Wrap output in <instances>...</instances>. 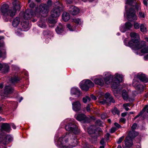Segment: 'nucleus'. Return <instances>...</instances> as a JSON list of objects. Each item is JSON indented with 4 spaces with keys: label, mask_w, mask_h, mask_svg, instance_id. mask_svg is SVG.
I'll list each match as a JSON object with an SVG mask.
<instances>
[{
    "label": "nucleus",
    "mask_w": 148,
    "mask_h": 148,
    "mask_svg": "<svg viewBox=\"0 0 148 148\" xmlns=\"http://www.w3.org/2000/svg\"><path fill=\"white\" fill-rule=\"evenodd\" d=\"M20 4V3L18 1H14L13 2V7L9 10L8 9L9 7L8 5L3 4L1 9L2 14L5 16H9L12 17L14 16L15 15L17 11L19 10L21 8Z\"/></svg>",
    "instance_id": "nucleus-1"
},
{
    "label": "nucleus",
    "mask_w": 148,
    "mask_h": 148,
    "mask_svg": "<svg viewBox=\"0 0 148 148\" xmlns=\"http://www.w3.org/2000/svg\"><path fill=\"white\" fill-rule=\"evenodd\" d=\"M58 144L61 146H64L66 144L71 145L72 147L75 146L78 143L77 140L76 139L75 136L71 133L66 134L59 138L58 142Z\"/></svg>",
    "instance_id": "nucleus-2"
},
{
    "label": "nucleus",
    "mask_w": 148,
    "mask_h": 148,
    "mask_svg": "<svg viewBox=\"0 0 148 148\" xmlns=\"http://www.w3.org/2000/svg\"><path fill=\"white\" fill-rule=\"evenodd\" d=\"M104 77L101 75L96 76L95 78L92 80L95 83L101 86H102L104 84V82L107 84H110V80L113 78V76L108 72H105L103 74Z\"/></svg>",
    "instance_id": "nucleus-3"
},
{
    "label": "nucleus",
    "mask_w": 148,
    "mask_h": 148,
    "mask_svg": "<svg viewBox=\"0 0 148 148\" xmlns=\"http://www.w3.org/2000/svg\"><path fill=\"white\" fill-rule=\"evenodd\" d=\"M32 10H27L25 12L24 18L25 19L27 20L23 21L21 23V25L22 27L26 30H28L31 26V25L29 23L28 20L34 16Z\"/></svg>",
    "instance_id": "nucleus-4"
},
{
    "label": "nucleus",
    "mask_w": 148,
    "mask_h": 148,
    "mask_svg": "<svg viewBox=\"0 0 148 148\" xmlns=\"http://www.w3.org/2000/svg\"><path fill=\"white\" fill-rule=\"evenodd\" d=\"M130 36L132 39L126 45L132 49L140 43L139 41L140 37L138 34L134 32L131 33Z\"/></svg>",
    "instance_id": "nucleus-5"
},
{
    "label": "nucleus",
    "mask_w": 148,
    "mask_h": 148,
    "mask_svg": "<svg viewBox=\"0 0 148 148\" xmlns=\"http://www.w3.org/2000/svg\"><path fill=\"white\" fill-rule=\"evenodd\" d=\"M65 129L66 130L76 134H79L80 132L78 127L75 124L73 119H72L65 126Z\"/></svg>",
    "instance_id": "nucleus-6"
},
{
    "label": "nucleus",
    "mask_w": 148,
    "mask_h": 148,
    "mask_svg": "<svg viewBox=\"0 0 148 148\" xmlns=\"http://www.w3.org/2000/svg\"><path fill=\"white\" fill-rule=\"evenodd\" d=\"M138 135V133L134 131L130 132L129 136H127L125 140V146L130 147L133 145L132 139Z\"/></svg>",
    "instance_id": "nucleus-7"
},
{
    "label": "nucleus",
    "mask_w": 148,
    "mask_h": 148,
    "mask_svg": "<svg viewBox=\"0 0 148 148\" xmlns=\"http://www.w3.org/2000/svg\"><path fill=\"white\" fill-rule=\"evenodd\" d=\"M132 49L135 50L141 49L140 51L141 53H148V46L146 45L145 42L144 41H141ZM134 52L136 54H138L137 52H136V51Z\"/></svg>",
    "instance_id": "nucleus-8"
},
{
    "label": "nucleus",
    "mask_w": 148,
    "mask_h": 148,
    "mask_svg": "<svg viewBox=\"0 0 148 148\" xmlns=\"http://www.w3.org/2000/svg\"><path fill=\"white\" fill-rule=\"evenodd\" d=\"M57 3L59 4V5L53 8L51 12V16L53 18L58 17L60 15L61 11L62 10V5L60 4L58 2H57Z\"/></svg>",
    "instance_id": "nucleus-9"
},
{
    "label": "nucleus",
    "mask_w": 148,
    "mask_h": 148,
    "mask_svg": "<svg viewBox=\"0 0 148 148\" xmlns=\"http://www.w3.org/2000/svg\"><path fill=\"white\" fill-rule=\"evenodd\" d=\"M94 84L89 80H83L80 83V88L83 90H87L90 87L93 86Z\"/></svg>",
    "instance_id": "nucleus-10"
},
{
    "label": "nucleus",
    "mask_w": 148,
    "mask_h": 148,
    "mask_svg": "<svg viewBox=\"0 0 148 148\" xmlns=\"http://www.w3.org/2000/svg\"><path fill=\"white\" fill-rule=\"evenodd\" d=\"M105 97L106 100H100V103H101L102 104L106 103L107 105H109L110 104V103H111V102L114 103V99L113 97L109 93H106L105 95Z\"/></svg>",
    "instance_id": "nucleus-11"
},
{
    "label": "nucleus",
    "mask_w": 148,
    "mask_h": 148,
    "mask_svg": "<svg viewBox=\"0 0 148 148\" xmlns=\"http://www.w3.org/2000/svg\"><path fill=\"white\" fill-rule=\"evenodd\" d=\"M127 16L128 20L131 21L136 20L137 17L135 14V13L134 9H130L129 11L127 12Z\"/></svg>",
    "instance_id": "nucleus-12"
},
{
    "label": "nucleus",
    "mask_w": 148,
    "mask_h": 148,
    "mask_svg": "<svg viewBox=\"0 0 148 148\" xmlns=\"http://www.w3.org/2000/svg\"><path fill=\"white\" fill-rule=\"evenodd\" d=\"M133 85L138 92H140L143 90L144 86L140 84L139 82L136 80V77H135L133 79Z\"/></svg>",
    "instance_id": "nucleus-13"
},
{
    "label": "nucleus",
    "mask_w": 148,
    "mask_h": 148,
    "mask_svg": "<svg viewBox=\"0 0 148 148\" xmlns=\"http://www.w3.org/2000/svg\"><path fill=\"white\" fill-rule=\"evenodd\" d=\"M39 10L40 13L47 14L49 12L48 6L46 4H41L39 7Z\"/></svg>",
    "instance_id": "nucleus-14"
},
{
    "label": "nucleus",
    "mask_w": 148,
    "mask_h": 148,
    "mask_svg": "<svg viewBox=\"0 0 148 148\" xmlns=\"http://www.w3.org/2000/svg\"><path fill=\"white\" fill-rule=\"evenodd\" d=\"M9 66L6 64L0 63V71L3 73H5L9 71Z\"/></svg>",
    "instance_id": "nucleus-15"
},
{
    "label": "nucleus",
    "mask_w": 148,
    "mask_h": 148,
    "mask_svg": "<svg viewBox=\"0 0 148 148\" xmlns=\"http://www.w3.org/2000/svg\"><path fill=\"white\" fill-rule=\"evenodd\" d=\"M97 130V131L99 132L98 135H95V131L90 128L88 129V132L89 134H93V135L91 136L93 138H97L98 136L100 135L102 133V131L101 129L98 128Z\"/></svg>",
    "instance_id": "nucleus-16"
},
{
    "label": "nucleus",
    "mask_w": 148,
    "mask_h": 148,
    "mask_svg": "<svg viewBox=\"0 0 148 148\" xmlns=\"http://www.w3.org/2000/svg\"><path fill=\"white\" fill-rule=\"evenodd\" d=\"M70 13L73 15H75L79 14V10L77 8L74 6H71L69 9Z\"/></svg>",
    "instance_id": "nucleus-17"
},
{
    "label": "nucleus",
    "mask_w": 148,
    "mask_h": 148,
    "mask_svg": "<svg viewBox=\"0 0 148 148\" xmlns=\"http://www.w3.org/2000/svg\"><path fill=\"white\" fill-rule=\"evenodd\" d=\"M73 109L76 111H79L81 108V104L79 101H77L72 103Z\"/></svg>",
    "instance_id": "nucleus-18"
},
{
    "label": "nucleus",
    "mask_w": 148,
    "mask_h": 148,
    "mask_svg": "<svg viewBox=\"0 0 148 148\" xmlns=\"http://www.w3.org/2000/svg\"><path fill=\"white\" fill-rule=\"evenodd\" d=\"M137 78L142 82L146 83L148 82V79L146 75L142 73H139L137 75Z\"/></svg>",
    "instance_id": "nucleus-19"
},
{
    "label": "nucleus",
    "mask_w": 148,
    "mask_h": 148,
    "mask_svg": "<svg viewBox=\"0 0 148 148\" xmlns=\"http://www.w3.org/2000/svg\"><path fill=\"white\" fill-rule=\"evenodd\" d=\"M10 126L9 124L7 123L2 124L1 126V131H5L7 132H9L11 130Z\"/></svg>",
    "instance_id": "nucleus-20"
},
{
    "label": "nucleus",
    "mask_w": 148,
    "mask_h": 148,
    "mask_svg": "<svg viewBox=\"0 0 148 148\" xmlns=\"http://www.w3.org/2000/svg\"><path fill=\"white\" fill-rule=\"evenodd\" d=\"M14 89L10 86H6L4 88L5 93L6 94H11L14 91Z\"/></svg>",
    "instance_id": "nucleus-21"
},
{
    "label": "nucleus",
    "mask_w": 148,
    "mask_h": 148,
    "mask_svg": "<svg viewBox=\"0 0 148 148\" xmlns=\"http://www.w3.org/2000/svg\"><path fill=\"white\" fill-rule=\"evenodd\" d=\"M76 119L79 121L84 120L85 121L87 120V118L86 116L83 114H79L76 117Z\"/></svg>",
    "instance_id": "nucleus-22"
},
{
    "label": "nucleus",
    "mask_w": 148,
    "mask_h": 148,
    "mask_svg": "<svg viewBox=\"0 0 148 148\" xmlns=\"http://www.w3.org/2000/svg\"><path fill=\"white\" fill-rule=\"evenodd\" d=\"M122 96L123 99L125 100H127L128 99L129 101H131L132 100L129 98L127 93L125 90H123L122 91Z\"/></svg>",
    "instance_id": "nucleus-23"
},
{
    "label": "nucleus",
    "mask_w": 148,
    "mask_h": 148,
    "mask_svg": "<svg viewBox=\"0 0 148 148\" xmlns=\"http://www.w3.org/2000/svg\"><path fill=\"white\" fill-rule=\"evenodd\" d=\"M123 76L122 75L116 73L114 75V79L116 81L120 82H121L123 80Z\"/></svg>",
    "instance_id": "nucleus-24"
},
{
    "label": "nucleus",
    "mask_w": 148,
    "mask_h": 148,
    "mask_svg": "<svg viewBox=\"0 0 148 148\" xmlns=\"http://www.w3.org/2000/svg\"><path fill=\"white\" fill-rule=\"evenodd\" d=\"M64 28V27L62 25L61 23H59L58 26L56 29V32L57 34H60L62 32Z\"/></svg>",
    "instance_id": "nucleus-25"
},
{
    "label": "nucleus",
    "mask_w": 148,
    "mask_h": 148,
    "mask_svg": "<svg viewBox=\"0 0 148 148\" xmlns=\"http://www.w3.org/2000/svg\"><path fill=\"white\" fill-rule=\"evenodd\" d=\"M62 18L65 21H67L70 18V16L69 14L66 12H64L62 16Z\"/></svg>",
    "instance_id": "nucleus-26"
},
{
    "label": "nucleus",
    "mask_w": 148,
    "mask_h": 148,
    "mask_svg": "<svg viewBox=\"0 0 148 148\" xmlns=\"http://www.w3.org/2000/svg\"><path fill=\"white\" fill-rule=\"evenodd\" d=\"M20 22L19 17H16L15 18L12 22V24L13 27H16L19 24Z\"/></svg>",
    "instance_id": "nucleus-27"
},
{
    "label": "nucleus",
    "mask_w": 148,
    "mask_h": 148,
    "mask_svg": "<svg viewBox=\"0 0 148 148\" xmlns=\"http://www.w3.org/2000/svg\"><path fill=\"white\" fill-rule=\"evenodd\" d=\"M71 93L72 94L79 95L80 92L79 90L77 88H72L71 90Z\"/></svg>",
    "instance_id": "nucleus-28"
},
{
    "label": "nucleus",
    "mask_w": 148,
    "mask_h": 148,
    "mask_svg": "<svg viewBox=\"0 0 148 148\" xmlns=\"http://www.w3.org/2000/svg\"><path fill=\"white\" fill-rule=\"evenodd\" d=\"M120 83L115 80L114 82L111 83L112 87L114 89H116L119 86Z\"/></svg>",
    "instance_id": "nucleus-29"
},
{
    "label": "nucleus",
    "mask_w": 148,
    "mask_h": 148,
    "mask_svg": "<svg viewBox=\"0 0 148 148\" xmlns=\"http://www.w3.org/2000/svg\"><path fill=\"white\" fill-rule=\"evenodd\" d=\"M140 31L142 32L145 33L147 32V29L146 25L143 24H141L140 26Z\"/></svg>",
    "instance_id": "nucleus-30"
},
{
    "label": "nucleus",
    "mask_w": 148,
    "mask_h": 148,
    "mask_svg": "<svg viewBox=\"0 0 148 148\" xmlns=\"http://www.w3.org/2000/svg\"><path fill=\"white\" fill-rule=\"evenodd\" d=\"M72 22H74L76 24L81 25L82 23L81 20L78 18H73L72 19Z\"/></svg>",
    "instance_id": "nucleus-31"
},
{
    "label": "nucleus",
    "mask_w": 148,
    "mask_h": 148,
    "mask_svg": "<svg viewBox=\"0 0 148 148\" xmlns=\"http://www.w3.org/2000/svg\"><path fill=\"white\" fill-rule=\"evenodd\" d=\"M125 26L127 30H130L132 27V24L130 22H127L125 24Z\"/></svg>",
    "instance_id": "nucleus-32"
},
{
    "label": "nucleus",
    "mask_w": 148,
    "mask_h": 148,
    "mask_svg": "<svg viewBox=\"0 0 148 148\" xmlns=\"http://www.w3.org/2000/svg\"><path fill=\"white\" fill-rule=\"evenodd\" d=\"M38 26L42 28H44L46 27V24L45 23L42 21H39L38 23Z\"/></svg>",
    "instance_id": "nucleus-33"
},
{
    "label": "nucleus",
    "mask_w": 148,
    "mask_h": 148,
    "mask_svg": "<svg viewBox=\"0 0 148 148\" xmlns=\"http://www.w3.org/2000/svg\"><path fill=\"white\" fill-rule=\"evenodd\" d=\"M19 80V79L17 76H14L12 77L10 81L12 83H14Z\"/></svg>",
    "instance_id": "nucleus-34"
},
{
    "label": "nucleus",
    "mask_w": 148,
    "mask_h": 148,
    "mask_svg": "<svg viewBox=\"0 0 148 148\" xmlns=\"http://www.w3.org/2000/svg\"><path fill=\"white\" fill-rule=\"evenodd\" d=\"M90 98L88 96H86L83 98V101L84 103H86L87 102H89L90 101Z\"/></svg>",
    "instance_id": "nucleus-35"
},
{
    "label": "nucleus",
    "mask_w": 148,
    "mask_h": 148,
    "mask_svg": "<svg viewBox=\"0 0 148 148\" xmlns=\"http://www.w3.org/2000/svg\"><path fill=\"white\" fill-rule=\"evenodd\" d=\"M48 21L49 23L53 24L57 22L56 20L53 18H48Z\"/></svg>",
    "instance_id": "nucleus-36"
},
{
    "label": "nucleus",
    "mask_w": 148,
    "mask_h": 148,
    "mask_svg": "<svg viewBox=\"0 0 148 148\" xmlns=\"http://www.w3.org/2000/svg\"><path fill=\"white\" fill-rule=\"evenodd\" d=\"M67 28L70 31H73L75 30V27L72 26L70 24H68L67 25Z\"/></svg>",
    "instance_id": "nucleus-37"
},
{
    "label": "nucleus",
    "mask_w": 148,
    "mask_h": 148,
    "mask_svg": "<svg viewBox=\"0 0 148 148\" xmlns=\"http://www.w3.org/2000/svg\"><path fill=\"white\" fill-rule=\"evenodd\" d=\"M112 111L114 114H117L119 115L120 113L119 111L117 108H114Z\"/></svg>",
    "instance_id": "nucleus-38"
},
{
    "label": "nucleus",
    "mask_w": 148,
    "mask_h": 148,
    "mask_svg": "<svg viewBox=\"0 0 148 148\" xmlns=\"http://www.w3.org/2000/svg\"><path fill=\"white\" fill-rule=\"evenodd\" d=\"M136 0H126V3L129 4L130 5H132L133 3L135 2Z\"/></svg>",
    "instance_id": "nucleus-39"
},
{
    "label": "nucleus",
    "mask_w": 148,
    "mask_h": 148,
    "mask_svg": "<svg viewBox=\"0 0 148 148\" xmlns=\"http://www.w3.org/2000/svg\"><path fill=\"white\" fill-rule=\"evenodd\" d=\"M147 109V112L148 114V105H146L145 107L140 112V114H143L144 112L146 110V109Z\"/></svg>",
    "instance_id": "nucleus-40"
},
{
    "label": "nucleus",
    "mask_w": 148,
    "mask_h": 148,
    "mask_svg": "<svg viewBox=\"0 0 148 148\" xmlns=\"http://www.w3.org/2000/svg\"><path fill=\"white\" fill-rule=\"evenodd\" d=\"M5 136L6 138V139H7L9 142L11 141L12 139V137L9 135Z\"/></svg>",
    "instance_id": "nucleus-41"
},
{
    "label": "nucleus",
    "mask_w": 148,
    "mask_h": 148,
    "mask_svg": "<svg viewBox=\"0 0 148 148\" xmlns=\"http://www.w3.org/2000/svg\"><path fill=\"white\" fill-rule=\"evenodd\" d=\"M1 143L5 145L8 144L9 142L7 139H6V138L5 136L4 137V138L3 140L1 141Z\"/></svg>",
    "instance_id": "nucleus-42"
},
{
    "label": "nucleus",
    "mask_w": 148,
    "mask_h": 148,
    "mask_svg": "<svg viewBox=\"0 0 148 148\" xmlns=\"http://www.w3.org/2000/svg\"><path fill=\"white\" fill-rule=\"evenodd\" d=\"M120 30L122 32H124L127 30L125 26H121L120 27Z\"/></svg>",
    "instance_id": "nucleus-43"
},
{
    "label": "nucleus",
    "mask_w": 148,
    "mask_h": 148,
    "mask_svg": "<svg viewBox=\"0 0 148 148\" xmlns=\"http://www.w3.org/2000/svg\"><path fill=\"white\" fill-rule=\"evenodd\" d=\"M134 28L136 29H138L140 27L139 24L137 22L134 23Z\"/></svg>",
    "instance_id": "nucleus-44"
},
{
    "label": "nucleus",
    "mask_w": 148,
    "mask_h": 148,
    "mask_svg": "<svg viewBox=\"0 0 148 148\" xmlns=\"http://www.w3.org/2000/svg\"><path fill=\"white\" fill-rule=\"evenodd\" d=\"M92 106L91 104H89L86 107V110L87 112H89L90 111L91 107Z\"/></svg>",
    "instance_id": "nucleus-45"
},
{
    "label": "nucleus",
    "mask_w": 148,
    "mask_h": 148,
    "mask_svg": "<svg viewBox=\"0 0 148 148\" xmlns=\"http://www.w3.org/2000/svg\"><path fill=\"white\" fill-rule=\"evenodd\" d=\"M136 127L137 124L136 123H134V124H133V125H132V130L131 132L132 131H134V130L136 128ZM134 132L135 131H134Z\"/></svg>",
    "instance_id": "nucleus-46"
},
{
    "label": "nucleus",
    "mask_w": 148,
    "mask_h": 148,
    "mask_svg": "<svg viewBox=\"0 0 148 148\" xmlns=\"http://www.w3.org/2000/svg\"><path fill=\"white\" fill-rule=\"evenodd\" d=\"M101 118L102 119H105L107 118L106 114L104 113L101 115Z\"/></svg>",
    "instance_id": "nucleus-47"
},
{
    "label": "nucleus",
    "mask_w": 148,
    "mask_h": 148,
    "mask_svg": "<svg viewBox=\"0 0 148 148\" xmlns=\"http://www.w3.org/2000/svg\"><path fill=\"white\" fill-rule=\"evenodd\" d=\"M5 53L4 52L3 53L2 51L0 50V57H5Z\"/></svg>",
    "instance_id": "nucleus-48"
},
{
    "label": "nucleus",
    "mask_w": 148,
    "mask_h": 148,
    "mask_svg": "<svg viewBox=\"0 0 148 148\" xmlns=\"http://www.w3.org/2000/svg\"><path fill=\"white\" fill-rule=\"evenodd\" d=\"M123 138L124 137L123 136L120 138L118 141V143L119 144L121 143L123 139Z\"/></svg>",
    "instance_id": "nucleus-49"
},
{
    "label": "nucleus",
    "mask_w": 148,
    "mask_h": 148,
    "mask_svg": "<svg viewBox=\"0 0 148 148\" xmlns=\"http://www.w3.org/2000/svg\"><path fill=\"white\" fill-rule=\"evenodd\" d=\"M116 129L114 127H112L110 130V132L111 133H113L114 132L116 131Z\"/></svg>",
    "instance_id": "nucleus-50"
},
{
    "label": "nucleus",
    "mask_w": 148,
    "mask_h": 148,
    "mask_svg": "<svg viewBox=\"0 0 148 148\" xmlns=\"http://www.w3.org/2000/svg\"><path fill=\"white\" fill-rule=\"evenodd\" d=\"M114 125L116 127L118 128H120L121 127V126L119 124L117 123H114Z\"/></svg>",
    "instance_id": "nucleus-51"
},
{
    "label": "nucleus",
    "mask_w": 148,
    "mask_h": 148,
    "mask_svg": "<svg viewBox=\"0 0 148 148\" xmlns=\"http://www.w3.org/2000/svg\"><path fill=\"white\" fill-rule=\"evenodd\" d=\"M139 14L140 17L144 18L145 17L144 14L142 12H140Z\"/></svg>",
    "instance_id": "nucleus-52"
},
{
    "label": "nucleus",
    "mask_w": 148,
    "mask_h": 148,
    "mask_svg": "<svg viewBox=\"0 0 148 148\" xmlns=\"http://www.w3.org/2000/svg\"><path fill=\"white\" fill-rule=\"evenodd\" d=\"M100 143L101 145H103L105 143L104 139L103 138H102L100 141Z\"/></svg>",
    "instance_id": "nucleus-53"
},
{
    "label": "nucleus",
    "mask_w": 148,
    "mask_h": 148,
    "mask_svg": "<svg viewBox=\"0 0 148 148\" xmlns=\"http://www.w3.org/2000/svg\"><path fill=\"white\" fill-rule=\"evenodd\" d=\"M49 31H45L43 32V34L44 35H46L49 34Z\"/></svg>",
    "instance_id": "nucleus-54"
},
{
    "label": "nucleus",
    "mask_w": 148,
    "mask_h": 148,
    "mask_svg": "<svg viewBox=\"0 0 148 148\" xmlns=\"http://www.w3.org/2000/svg\"><path fill=\"white\" fill-rule=\"evenodd\" d=\"M126 120L124 118H121L120 119V122L125 123V122Z\"/></svg>",
    "instance_id": "nucleus-55"
},
{
    "label": "nucleus",
    "mask_w": 148,
    "mask_h": 148,
    "mask_svg": "<svg viewBox=\"0 0 148 148\" xmlns=\"http://www.w3.org/2000/svg\"><path fill=\"white\" fill-rule=\"evenodd\" d=\"M35 6V4L33 2H31L29 5V6L31 8H33Z\"/></svg>",
    "instance_id": "nucleus-56"
},
{
    "label": "nucleus",
    "mask_w": 148,
    "mask_h": 148,
    "mask_svg": "<svg viewBox=\"0 0 148 148\" xmlns=\"http://www.w3.org/2000/svg\"><path fill=\"white\" fill-rule=\"evenodd\" d=\"M90 97L92 99L94 100H95L96 99V97L93 95H91Z\"/></svg>",
    "instance_id": "nucleus-57"
},
{
    "label": "nucleus",
    "mask_w": 148,
    "mask_h": 148,
    "mask_svg": "<svg viewBox=\"0 0 148 148\" xmlns=\"http://www.w3.org/2000/svg\"><path fill=\"white\" fill-rule=\"evenodd\" d=\"M47 4L49 6H51L52 4L51 1V0H49L47 2Z\"/></svg>",
    "instance_id": "nucleus-58"
},
{
    "label": "nucleus",
    "mask_w": 148,
    "mask_h": 148,
    "mask_svg": "<svg viewBox=\"0 0 148 148\" xmlns=\"http://www.w3.org/2000/svg\"><path fill=\"white\" fill-rule=\"evenodd\" d=\"M130 104L129 103H125L123 104L124 107H127V106H129Z\"/></svg>",
    "instance_id": "nucleus-59"
},
{
    "label": "nucleus",
    "mask_w": 148,
    "mask_h": 148,
    "mask_svg": "<svg viewBox=\"0 0 148 148\" xmlns=\"http://www.w3.org/2000/svg\"><path fill=\"white\" fill-rule=\"evenodd\" d=\"M144 59L145 60H148V54L144 56Z\"/></svg>",
    "instance_id": "nucleus-60"
},
{
    "label": "nucleus",
    "mask_w": 148,
    "mask_h": 148,
    "mask_svg": "<svg viewBox=\"0 0 148 148\" xmlns=\"http://www.w3.org/2000/svg\"><path fill=\"white\" fill-rule=\"evenodd\" d=\"M143 3L144 5H145V6H147L148 3L147 1L144 0L143 1Z\"/></svg>",
    "instance_id": "nucleus-61"
},
{
    "label": "nucleus",
    "mask_w": 148,
    "mask_h": 148,
    "mask_svg": "<svg viewBox=\"0 0 148 148\" xmlns=\"http://www.w3.org/2000/svg\"><path fill=\"white\" fill-rule=\"evenodd\" d=\"M127 114V112H126L123 113L121 114V116L123 117H124Z\"/></svg>",
    "instance_id": "nucleus-62"
},
{
    "label": "nucleus",
    "mask_w": 148,
    "mask_h": 148,
    "mask_svg": "<svg viewBox=\"0 0 148 148\" xmlns=\"http://www.w3.org/2000/svg\"><path fill=\"white\" fill-rule=\"evenodd\" d=\"M140 8V5H136L135 6V8L137 10H139Z\"/></svg>",
    "instance_id": "nucleus-63"
},
{
    "label": "nucleus",
    "mask_w": 148,
    "mask_h": 148,
    "mask_svg": "<svg viewBox=\"0 0 148 148\" xmlns=\"http://www.w3.org/2000/svg\"><path fill=\"white\" fill-rule=\"evenodd\" d=\"M3 87V83H1L0 84V88H2Z\"/></svg>",
    "instance_id": "nucleus-64"
}]
</instances>
